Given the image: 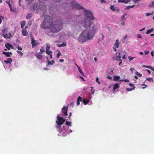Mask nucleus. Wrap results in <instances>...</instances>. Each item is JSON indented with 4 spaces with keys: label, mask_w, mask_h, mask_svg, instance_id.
<instances>
[{
    "label": "nucleus",
    "mask_w": 154,
    "mask_h": 154,
    "mask_svg": "<svg viewBox=\"0 0 154 154\" xmlns=\"http://www.w3.org/2000/svg\"><path fill=\"white\" fill-rule=\"evenodd\" d=\"M85 15L86 16L83 26L85 28H89V30H84L80 35L78 38L79 42L84 43L88 40H91L95 35L97 29V25L94 24L92 21L94 17L92 13L90 11L86 10L85 11Z\"/></svg>",
    "instance_id": "nucleus-1"
},
{
    "label": "nucleus",
    "mask_w": 154,
    "mask_h": 154,
    "mask_svg": "<svg viewBox=\"0 0 154 154\" xmlns=\"http://www.w3.org/2000/svg\"><path fill=\"white\" fill-rule=\"evenodd\" d=\"M63 22L60 19L53 23L52 17L51 16H47L41 25V27L43 29L50 28L51 32L55 33L59 31L62 29Z\"/></svg>",
    "instance_id": "nucleus-2"
},
{
    "label": "nucleus",
    "mask_w": 154,
    "mask_h": 154,
    "mask_svg": "<svg viewBox=\"0 0 154 154\" xmlns=\"http://www.w3.org/2000/svg\"><path fill=\"white\" fill-rule=\"evenodd\" d=\"M62 115L61 114H59L57 116V120L56 121V127L57 128V130L60 133L63 132L62 134H64L65 129L64 127H62L61 129V125H63V123L65 122V119H64L63 117H62Z\"/></svg>",
    "instance_id": "nucleus-3"
},
{
    "label": "nucleus",
    "mask_w": 154,
    "mask_h": 154,
    "mask_svg": "<svg viewBox=\"0 0 154 154\" xmlns=\"http://www.w3.org/2000/svg\"><path fill=\"white\" fill-rule=\"evenodd\" d=\"M84 98L82 100V98L80 96L78 97L77 99V101L78 102L82 101L85 105H86L89 103L90 105L92 104V101H91V99L92 98L91 95L90 93H88L86 94V95L83 97Z\"/></svg>",
    "instance_id": "nucleus-4"
},
{
    "label": "nucleus",
    "mask_w": 154,
    "mask_h": 154,
    "mask_svg": "<svg viewBox=\"0 0 154 154\" xmlns=\"http://www.w3.org/2000/svg\"><path fill=\"white\" fill-rule=\"evenodd\" d=\"M34 9L36 10H41L43 12V14L44 17H45L46 14V7L45 5L43 3H39L37 5L36 7L34 6Z\"/></svg>",
    "instance_id": "nucleus-5"
},
{
    "label": "nucleus",
    "mask_w": 154,
    "mask_h": 154,
    "mask_svg": "<svg viewBox=\"0 0 154 154\" xmlns=\"http://www.w3.org/2000/svg\"><path fill=\"white\" fill-rule=\"evenodd\" d=\"M73 1V2H72L71 5L73 8H75L78 10L82 9H83V7L81 6L79 4L74 2V0H72Z\"/></svg>",
    "instance_id": "nucleus-6"
},
{
    "label": "nucleus",
    "mask_w": 154,
    "mask_h": 154,
    "mask_svg": "<svg viewBox=\"0 0 154 154\" xmlns=\"http://www.w3.org/2000/svg\"><path fill=\"white\" fill-rule=\"evenodd\" d=\"M120 44V42H119L118 40L117 39L116 41L114 46L113 47V49L115 52L117 51L116 48H119V45Z\"/></svg>",
    "instance_id": "nucleus-7"
},
{
    "label": "nucleus",
    "mask_w": 154,
    "mask_h": 154,
    "mask_svg": "<svg viewBox=\"0 0 154 154\" xmlns=\"http://www.w3.org/2000/svg\"><path fill=\"white\" fill-rule=\"evenodd\" d=\"M31 44L32 45V47L34 48L35 46H36L37 44V41L35 40L34 37H33L32 36H31Z\"/></svg>",
    "instance_id": "nucleus-8"
},
{
    "label": "nucleus",
    "mask_w": 154,
    "mask_h": 154,
    "mask_svg": "<svg viewBox=\"0 0 154 154\" xmlns=\"http://www.w3.org/2000/svg\"><path fill=\"white\" fill-rule=\"evenodd\" d=\"M67 108L65 106H64L62 109V112H63L65 116H67Z\"/></svg>",
    "instance_id": "nucleus-9"
},
{
    "label": "nucleus",
    "mask_w": 154,
    "mask_h": 154,
    "mask_svg": "<svg viewBox=\"0 0 154 154\" xmlns=\"http://www.w3.org/2000/svg\"><path fill=\"white\" fill-rule=\"evenodd\" d=\"M12 61V60L11 58H8L7 60H4V62L7 64H9V66H11V63Z\"/></svg>",
    "instance_id": "nucleus-10"
},
{
    "label": "nucleus",
    "mask_w": 154,
    "mask_h": 154,
    "mask_svg": "<svg viewBox=\"0 0 154 154\" xmlns=\"http://www.w3.org/2000/svg\"><path fill=\"white\" fill-rule=\"evenodd\" d=\"M120 55V53H116V57L115 60H121V56Z\"/></svg>",
    "instance_id": "nucleus-11"
},
{
    "label": "nucleus",
    "mask_w": 154,
    "mask_h": 154,
    "mask_svg": "<svg viewBox=\"0 0 154 154\" xmlns=\"http://www.w3.org/2000/svg\"><path fill=\"white\" fill-rule=\"evenodd\" d=\"M3 37L6 39L9 38L10 37H12L11 33L9 32L8 34H6L3 35Z\"/></svg>",
    "instance_id": "nucleus-12"
},
{
    "label": "nucleus",
    "mask_w": 154,
    "mask_h": 154,
    "mask_svg": "<svg viewBox=\"0 0 154 154\" xmlns=\"http://www.w3.org/2000/svg\"><path fill=\"white\" fill-rule=\"evenodd\" d=\"M3 54L5 55L7 57H9L12 54V53L11 52H3Z\"/></svg>",
    "instance_id": "nucleus-13"
},
{
    "label": "nucleus",
    "mask_w": 154,
    "mask_h": 154,
    "mask_svg": "<svg viewBox=\"0 0 154 154\" xmlns=\"http://www.w3.org/2000/svg\"><path fill=\"white\" fill-rule=\"evenodd\" d=\"M46 58L47 59V62H48V64L47 65V66H48V65H52L54 63V61L53 60H52L51 62L49 60L48 57H46Z\"/></svg>",
    "instance_id": "nucleus-14"
},
{
    "label": "nucleus",
    "mask_w": 154,
    "mask_h": 154,
    "mask_svg": "<svg viewBox=\"0 0 154 154\" xmlns=\"http://www.w3.org/2000/svg\"><path fill=\"white\" fill-rule=\"evenodd\" d=\"M119 84L118 83H116L114 85L113 87V90L114 91H115L117 88H119Z\"/></svg>",
    "instance_id": "nucleus-15"
},
{
    "label": "nucleus",
    "mask_w": 154,
    "mask_h": 154,
    "mask_svg": "<svg viewBox=\"0 0 154 154\" xmlns=\"http://www.w3.org/2000/svg\"><path fill=\"white\" fill-rule=\"evenodd\" d=\"M2 35L3 36V35L5 34L8 32V30L6 28H4L2 30Z\"/></svg>",
    "instance_id": "nucleus-16"
},
{
    "label": "nucleus",
    "mask_w": 154,
    "mask_h": 154,
    "mask_svg": "<svg viewBox=\"0 0 154 154\" xmlns=\"http://www.w3.org/2000/svg\"><path fill=\"white\" fill-rule=\"evenodd\" d=\"M5 45L6 48L9 50H10L9 48H12L13 47L9 43H6L5 44Z\"/></svg>",
    "instance_id": "nucleus-17"
},
{
    "label": "nucleus",
    "mask_w": 154,
    "mask_h": 154,
    "mask_svg": "<svg viewBox=\"0 0 154 154\" xmlns=\"http://www.w3.org/2000/svg\"><path fill=\"white\" fill-rule=\"evenodd\" d=\"M22 33L23 35L26 36L27 34V32L26 30L25 29H23L22 30Z\"/></svg>",
    "instance_id": "nucleus-18"
},
{
    "label": "nucleus",
    "mask_w": 154,
    "mask_h": 154,
    "mask_svg": "<svg viewBox=\"0 0 154 154\" xmlns=\"http://www.w3.org/2000/svg\"><path fill=\"white\" fill-rule=\"evenodd\" d=\"M130 0H119L118 1L119 2H123L125 3H127Z\"/></svg>",
    "instance_id": "nucleus-19"
},
{
    "label": "nucleus",
    "mask_w": 154,
    "mask_h": 154,
    "mask_svg": "<svg viewBox=\"0 0 154 154\" xmlns=\"http://www.w3.org/2000/svg\"><path fill=\"white\" fill-rule=\"evenodd\" d=\"M35 56L36 57L39 59H41L42 58V55L39 53L36 54Z\"/></svg>",
    "instance_id": "nucleus-20"
},
{
    "label": "nucleus",
    "mask_w": 154,
    "mask_h": 154,
    "mask_svg": "<svg viewBox=\"0 0 154 154\" xmlns=\"http://www.w3.org/2000/svg\"><path fill=\"white\" fill-rule=\"evenodd\" d=\"M110 8L113 11H118V9L116 8L114 6L111 5L110 7Z\"/></svg>",
    "instance_id": "nucleus-21"
},
{
    "label": "nucleus",
    "mask_w": 154,
    "mask_h": 154,
    "mask_svg": "<svg viewBox=\"0 0 154 154\" xmlns=\"http://www.w3.org/2000/svg\"><path fill=\"white\" fill-rule=\"evenodd\" d=\"M120 77L119 76H114L113 80L114 81H117L119 80Z\"/></svg>",
    "instance_id": "nucleus-22"
},
{
    "label": "nucleus",
    "mask_w": 154,
    "mask_h": 154,
    "mask_svg": "<svg viewBox=\"0 0 154 154\" xmlns=\"http://www.w3.org/2000/svg\"><path fill=\"white\" fill-rule=\"evenodd\" d=\"M66 125H68L69 126L71 127L72 126V122H69L66 121Z\"/></svg>",
    "instance_id": "nucleus-23"
},
{
    "label": "nucleus",
    "mask_w": 154,
    "mask_h": 154,
    "mask_svg": "<svg viewBox=\"0 0 154 154\" xmlns=\"http://www.w3.org/2000/svg\"><path fill=\"white\" fill-rule=\"evenodd\" d=\"M135 87L134 86L132 88H127L126 89V90L127 91H132L135 89Z\"/></svg>",
    "instance_id": "nucleus-24"
},
{
    "label": "nucleus",
    "mask_w": 154,
    "mask_h": 154,
    "mask_svg": "<svg viewBox=\"0 0 154 154\" xmlns=\"http://www.w3.org/2000/svg\"><path fill=\"white\" fill-rule=\"evenodd\" d=\"M153 30L152 28H151L150 29H148L147 30L146 32V34H148L150 33V32H152Z\"/></svg>",
    "instance_id": "nucleus-25"
},
{
    "label": "nucleus",
    "mask_w": 154,
    "mask_h": 154,
    "mask_svg": "<svg viewBox=\"0 0 154 154\" xmlns=\"http://www.w3.org/2000/svg\"><path fill=\"white\" fill-rule=\"evenodd\" d=\"M25 21H22L21 23V26L22 29L23 28L25 25Z\"/></svg>",
    "instance_id": "nucleus-26"
},
{
    "label": "nucleus",
    "mask_w": 154,
    "mask_h": 154,
    "mask_svg": "<svg viewBox=\"0 0 154 154\" xmlns=\"http://www.w3.org/2000/svg\"><path fill=\"white\" fill-rule=\"evenodd\" d=\"M113 70L114 69L112 68L110 69L108 71V72L110 74H112L113 73Z\"/></svg>",
    "instance_id": "nucleus-27"
},
{
    "label": "nucleus",
    "mask_w": 154,
    "mask_h": 154,
    "mask_svg": "<svg viewBox=\"0 0 154 154\" xmlns=\"http://www.w3.org/2000/svg\"><path fill=\"white\" fill-rule=\"evenodd\" d=\"M32 16V14L31 13H30V14H27V16H26V18L27 19H29Z\"/></svg>",
    "instance_id": "nucleus-28"
},
{
    "label": "nucleus",
    "mask_w": 154,
    "mask_h": 154,
    "mask_svg": "<svg viewBox=\"0 0 154 154\" xmlns=\"http://www.w3.org/2000/svg\"><path fill=\"white\" fill-rule=\"evenodd\" d=\"M46 52L49 55L51 54H52V51L49 50H47V51H46Z\"/></svg>",
    "instance_id": "nucleus-29"
},
{
    "label": "nucleus",
    "mask_w": 154,
    "mask_h": 154,
    "mask_svg": "<svg viewBox=\"0 0 154 154\" xmlns=\"http://www.w3.org/2000/svg\"><path fill=\"white\" fill-rule=\"evenodd\" d=\"M50 46L48 45V44H46V51H47V50H49V49L50 48Z\"/></svg>",
    "instance_id": "nucleus-30"
},
{
    "label": "nucleus",
    "mask_w": 154,
    "mask_h": 154,
    "mask_svg": "<svg viewBox=\"0 0 154 154\" xmlns=\"http://www.w3.org/2000/svg\"><path fill=\"white\" fill-rule=\"evenodd\" d=\"M146 80H148L149 82H153V79L151 78H148L146 79Z\"/></svg>",
    "instance_id": "nucleus-31"
},
{
    "label": "nucleus",
    "mask_w": 154,
    "mask_h": 154,
    "mask_svg": "<svg viewBox=\"0 0 154 154\" xmlns=\"http://www.w3.org/2000/svg\"><path fill=\"white\" fill-rule=\"evenodd\" d=\"M4 19V17L2 16H0V24H1L2 21V20Z\"/></svg>",
    "instance_id": "nucleus-32"
},
{
    "label": "nucleus",
    "mask_w": 154,
    "mask_h": 154,
    "mask_svg": "<svg viewBox=\"0 0 154 154\" xmlns=\"http://www.w3.org/2000/svg\"><path fill=\"white\" fill-rule=\"evenodd\" d=\"M79 72L83 76H84V74L80 68H79L78 69Z\"/></svg>",
    "instance_id": "nucleus-33"
},
{
    "label": "nucleus",
    "mask_w": 154,
    "mask_h": 154,
    "mask_svg": "<svg viewBox=\"0 0 154 154\" xmlns=\"http://www.w3.org/2000/svg\"><path fill=\"white\" fill-rule=\"evenodd\" d=\"M136 74L138 76L141 77L142 76V75L140 73L137 71L136 72Z\"/></svg>",
    "instance_id": "nucleus-34"
},
{
    "label": "nucleus",
    "mask_w": 154,
    "mask_h": 154,
    "mask_svg": "<svg viewBox=\"0 0 154 154\" xmlns=\"http://www.w3.org/2000/svg\"><path fill=\"white\" fill-rule=\"evenodd\" d=\"M149 5L150 7H153L154 6V1L152 2L151 4H150Z\"/></svg>",
    "instance_id": "nucleus-35"
},
{
    "label": "nucleus",
    "mask_w": 154,
    "mask_h": 154,
    "mask_svg": "<svg viewBox=\"0 0 154 154\" xmlns=\"http://www.w3.org/2000/svg\"><path fill=\"white\" fill-rule=\"evenodd\" d=\"M135 58V57H132L131 56L128 57V59L130 61L134 59Z\"/></svg>",
    "instance_id": "nucleus-36"
},
{
    "label": "nucleus",
    "mask_w": 154,
    "mask_h": 154,
    "mask_svg": "<svg viewBox=\"0 0 154 154\" xmlns=\"http://www.w3.org/2000/svg\"><path fill=\"white\" fill-rule=\"evenodd\" d=\"M66 43H63L61 45H58V47L65 46H66Z\"/></svg>",
    "instance_id": "nucleus-37"
},
{
    "label": "nucleus",
    "mask_w": 154,
    "mask_h": 154,
    "mask_svg": "<svg viewBox=\"0 0 154 154\" xmlns=\"http://www.w3.org/2000/svg\"><path fill=\"white\" fill-rule=\"evenodd\" d=\"M99 78L97 77L96 78V82L98 83V84L100 85V82L99 81Z\"/></svg>",
    "instance_id": "nucleus-38"
},
{
    "label": "nucleus",
    "mask_w": 154,
    "mask_h": 154,
    "mask_svg": "<svg viewBox=\"0 0 154 154\" xmlns=\"http://www.w3.org/2000/svg\"><path fill=\"white\" fill-rule=\"evenodd\" d=\"M120 81H124L125 82H129V80L128 79H122L120 80Z\"/></svg>",
    "instance_id": "nucleus-39"
},
{
    "label": "nucleus",
    "mask_w": 154,
    "mask_h": 154,
    "mask_svg": "<svg viewBox=\"0 0 154 154\" xmlns=\"http://www.w3.org/2000/svg\"><path fill=\"white\" fill-rule=\"evenodd\" d=\"M40 51L42 53L45 51V50L43 47H42L40 49Z\"/></svg>",
    "instance_id": "nucleus-40"
},
{
    "label": "nucleus",
    "mask_w": 154,
    "mask_h": 154,
    "mask_svg": "<svg viewBox=\"0 0 154 154\" xmlns=\"http://www.w3.org/2000/svg\"><path fill=\"white\" fill-rule=\"evenodd\" d=\"M135 6V5H132L131 6H128L126 8L127 9H129L130 8H133Z\"/></svg>",
    "instance_id": "nucleus-41"
},
{
    "label": "nucleus",
    "mask_w": 154,
    "mask_h": 154,
    "mask_svg": "<svg viewBox=\"0 0 154 154\" xmlns=\"http://www.w3.org/2000/svg\"><path fill=\"white\" fill-rule=\"evenodd\" d=\"M17 52L21 56H22L23 55V53L22 52H21V51H17Z\"/></svg>",
    "instance_id": "nucleus-42"
},
{
    "label": "nucleus",
    "mask_w": 154,
    "mask_h": 154,
    "mask_svg": "<svg viewBox=\"0 0 154 154\" xmlns=\"http://www.w3.org/2000/svg\"><path fill=\"white\" fill-rule=\"evenodd\" d=\"M61 53L60 51H59L58 53L57 54V58H59V57L61 55Z\"/></svg>",
    "instance_id": "nucleus-43"
},
{
    "label": "nucleus",
    "mask_w": 154,
    "mask_h": 154,
    "mask_svg": "<svg viewBox=\"0 0 154 154\" xmlns=\"http://www.w3.org/2000/svg\"><path fill=\"white\" fill-rule=\"evenodd\" d=\"M153 13H146V16H149L152 15V14Z\"/></svg>",
    "instance_id": "nucleus-44"
},
{
    "label": "nucleus",
    "mask_w": 154,
    "mask_h": 154,
    "mask_svg": "<svg viewBox=\"0 0 154 154\" xmlns=\"http://www.w3.org/2000/svg\"><path fill=\"white\" fill-rule=\"evenodd\" d=\"M7 2L9 6L10 7L11 10L13 11L12 10V8L11 7V4L10 3V2Z\"/></svg>",
    "instance_id": "nucleus-45"
},
{
    "label": "nucleus",
    "mask_w": 154,
    "mask_h": 154,
    "mask_svg": "<svg viewBox=\"0 0 154 154\" xmlns=\"http://www.w3.org/2000/svg\"><path fill=\"white\" fill-rule=\"evenodd\" d=\"M143 67H146L147 68H149L150 69V67L151 66H147L143 65Z\"/></svg>",
    "instance_id": "nucleus-46"
},
{
    "label": "nucleus",
    "mask_w": 154,
    "mask_h": 154,
    "mask_svg": "<svg viewBox=\"0 0 154 154\" xmlns=\"http://www.w3.org/2000/svg\"><path fill=\"white\" fill-rule=\"evenodd\" d=\"M99 0L100 2L101 3H104V2H106L105 0Z\"/></svg>",
    "instance_id": "nucleus-47"
},
{
    "label": "nucleus",
    "mask_w": 154,
    "mask_h": 154,
    "mask_svg": "<svg viewBox=\"0 0 154 154\" xmlns=\"http://www.w3.org/2000/svg\"><path fill=\"white\" fill-rule=\"evenodd\" d=\"M79 77L81 79H82V80L83 81H85V79H84V78H83V77H82V76H79Z\"/></svg>",
    "instance_id": "nucleus-48"
},
{
    "label": "nucleus",
    "mask_w": 154,
    "mask_h": 154,
    "mask_svg": "<svg viewBox=\"0 0 154 154\" xmlns=\"http://www.w3.org/2000/svg\"><path fill=\"white\" fill-rule=\"evenodd\" d=\"M150 69L152 70V71H153L154 72V68H152L151 66Z\"/></svg>",
    "instance_id": "nucleus-49"
},
{
    "label": "nucleus",
    "mask_w": 154,
    "mask_h": 154,
    "mask_svg": "<svg viewBox=\"0 0 154 154\" xmlns=\"http://www.w3.org/2000/svg\"><path fill=\"white\" fill-rule=\"evenodd\" d=\"M137 37L139 38H142V37L141 35L140 34H138L137 36Z\"/></svg>",
    "instance_id": "nucleus-50"
},
{
    "label": "nucleus",
    "mask_w": 154,
    "mask_h": 154,
    "mask_svg": "<svg viewBox=\"0 0 154 154\" xmlns=\"http://www.w3.org/2000/svg\"><path fill=\"white\" fill-rule=\"evenodd\" d=\"M135 70V69L134 68H131L130 69V70L133 72V71Z\"/></svg>",
    "instance_id": "nucleus-51"
},
{
    "label": "nucleus",
    "mask_w": 154,
    "mask_h": 154,
    "mask_svg": "<svg viewBox=\"0 0 154 154\" xmlns=\"http://www.w3.org/2000/svg\"><path fill=\"white\" fill-rule=\"evenodd\" d=\"M17 48L19 50L21 51L22 50V48L21 47H20L19 46H18Z\"/></svg>",
    "instance_id": "nucleus-52"
},
{
    "label": "nucleus",
    "mask_w": 154,
    "mask_h": 154,
    "mask_svg": "<svg viewBox=\"0 0 154 154\" xmlns=\"http://www.w3.org/2000/svg\"><path fill=\"white\" fill-rule=\"evenodd\" d=\"M94 90L93 89H91V92L92 94H93L94 93Z\"/></svg>",
    "instance_id": "nucleus-53"
},
{
    "label": "nucleus",
    "mask_w": 154,
    "mask_h": 154,
    "mask_svg": "<svg viewBox=\"0 0 154 154\" xmlns=\"http://www.w3.org/2000/svg\"><path fill=\"white\" fill-rule=\"evenodd\" d=\"M107 78L108 79H112V78L110 76H107Z\"/></svg>",
    "instance_id": "nucleus-54"
},
{
    "label": "nucleus",
    "mask_w": 154,
    "mask_h": 154,
    "mask_svg": "<svg viewBox=\"0 0 154 154\" xmlns=\"http://www.w3.org/2000/svg\"><path fill=\"white\" fill-rule=\"evenodd\" d=\"M151 56L152 57H153L154 56V53H153V51H151Z\"/></svg>",
    "instance_id": "nucleus-55"
},
{
    "label": "nucleus",
    "mask_w": 154,
    "mask_h": 154,
    "mask_svg": "<svg viewBox=\"0 0 154 154\" xmlns=\"http://www.w3.org/2000/svg\"><path fill=\"white\" fill-rule=\"evenodd\" d=\"M145 54H148L149 53V51H145Z\"/></svg>",
    "instance_id": "nucleus-56"
},
{
    "label": "nucleus",
    "mask_w": 154,
    "mask_h": 154,
    "mask_svg": "<svg viewBox=\"0 0 154 154\" xmlns=\"http://www.w3.org/2000/svg\"><path fill=\"white\" fill-rule=\"evenodd\" d=\"M49 55V58L50 59H52V54H51L50 55Z\"/></svg>",
    "instance_id": "nucleus-57"
},
{
    "label": "nucleus",
    "mask_w": 154,
    "mask_h": 154,
    "mask_svg": "<svg viewBox=\"0 0 154 154\" xmlns=\"http://www.w3.org/2000/svg\"><path fill=\"white\" fill-rule=\"evenodd\" d=\"M59 61L60 62H63L64 61V60L63 59H60Z\"/></svg>",
    "instance_id": "nucleus-58"
},
{
    "label": "nucleus",
    "mask_w": 154,
    "mask_h": 154,
    "mask_svg": "<svg viewBox=\"0 0 154 154\" xmlns=\"http://www.w3.org/2000/svg\"><path fill=\"white\" fill-rule=\"evenodd\" d=\"M129 85L130 86H131V87H132L133 86H134V85L133 84H132L131 83H130L129 84Z\"/></svg>",
    "instance_id": "nucleus-59"
},
{
    "label": "nucleus",
    "mask_w": 154,
    "mask_h": 154,
    "mask_svg": "<svg viewBox=\"0 0 154 154\" xmlns=\"http://www.w3.org/2000/svg\"><path fill=\"white\" fill-rule=\"evenodd\" d=\"M146 71H147V72H148V73L149 74H150V73H151V71L150 70L147 69Z\"/></svg>",
    "instance_id": "nucleus-60"
},
{
    "label": "nucleus",
    "mask_w": 154,
    "mask_h": 154,
    "mask_svg": "<svg viewBox=\"0 0 154 154\" xmlns=\"http://www.w3.org/2000/svg\"><path fill=\"white\" fill-rule=\"evenodd\" d=\"M80 102L79 101L78 102L77 101V106H78L80 104Z\"/></svg>",
    "instance_id": "nucleus-61"
},
{
    "label": "nucleus",
    "mask_w": 154,
    "mask_h": 154,
    "mask_svg": "<svg viewBox=\"0 0 154 154\" xmlns=\"http://www.w3.org/2000/svg\"><path fill=\"white\" fill-rule=\"evenodd\" d=\"M122 58L123 59H125V54H124L123 56L122 57Z\"/></svg>",
    "instance_id": "nucleus-62"
},
{
    "label": "nucleus",
    "mask_w": 154,
    "mask_h": 154,
    "mask_svg": "<svg viewBox=\"0 0 154 154\" xmlns=\"http://www.w3.org/2000/svg\"><path fill=\"white\" fill-rule=\"evenodd\" d=\"M72 116V113L71 112H70L69 114V118H70V117H71Z\"/></svg>",
    "instance_id": "nucleus-63"
},
{
    "label": "nucleus",
    "mask_w": 154,
    "mask_h": 154,
    "mask_svg": "<svg viewBox=\"0 0 154 154\" xmlns=\"http://www.w3.org/2000/svg\"><path fill=\"white\" fill-rule=\"evenodd\" d=\"M145 29V28L144 27V28H143L142 29L140 30L139 31L140 32H141V31H143V30H144Z\"/></svg>",
    "instance_id": "nucleus-64"
}]
</instances>
